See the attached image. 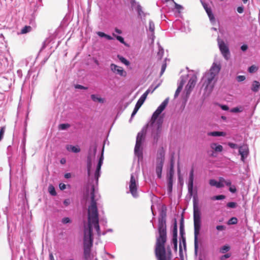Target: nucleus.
Segmentation results:
<instances>
[{
	"instance_id": "nucleus-1",
	"label": "nucleus",
	"mask_w": 260,
	"mask_h": 260,
	"mask_svg": "<svg viewBox=\"0 0 260 260\" xmlns=\"http://www.w3.org/2000/svg\"><path fill=\"white\" fill-rule=\"evenodd\" d=\"M166 210L162 209L159 213L158 217V233L156 236V242L155 253L157 260H171V250L170 248L166 250L165 244L167 241Z\"/></svg>"
},
{
	"instance_id": "nucleus-2",
	"label": "nucleus",
	"mask_w": 260,
	"mask_h": 260,
	"mask_svg": "<svg viewBox=\"0 0 260 260\" xmlns=\"http://www.w3.org/2000/svg\"><path fill=\"white\" fill-rule=\"evenodd\" d=\"M104 145L103 146L102 154L99 158L97 165L96 170L94 173L95 183L91 185V204L88 207V222L89 227L92 224L95 226V228L99 232V226L98 225V212L96 205V201L100 198V195L96 188V186L98 184L99 178L101 175V169L104 160Z\"/></svg>"
},
{
	"instance_id": "nucleus-3",
	"label": "nucleus",
	"mask_w": 260,
	"mask_h": 260,
	"mask_svg": "<svg viewBox=\"0 0 260 260\" xmlns=\"http://www.w3.org/2000/svg\"><path fill=\"white\" fill-rule=\"evenodd\" d=\"M169 100V98L166 99L153 113L151 117L150 125L151 128L152 137L154 143L157 142L160 136L163 122L162 118L161 117L158 118V116L167 106Z\"/></svg>"
},
{
	"instance_id": "nucleus-4",
	"label": "nucleus",
	"mask_w": 260,
	"mask_h": 260,
	"mask_svg": "<svg viewBox=\"0 0 260 260\" xmlns=\"http://www.w3.org/2000/svg\"><path fill=\"white\" fill-rule=\"evenodd\" d=\"M99 219H98V222ZM99 226V223H98ZM92 227H94L95 230L97 234L99 236H100L101 234L105 235L108 232H112V229H109L106 232H103L101 234L100 231V228H99V232L96 231L94 225L92 224L90 227L89 226V222H88V226L85 227L84 230V240H83V246H84V255L85 258H88L90 256L91 247L93 244V237H92Z\"/></svg>"
},
{
	"instance_id": "nucleus-5",
	"label": "nucleus",
	"mask_w": 260,
	"mask_h": 260,
	"mask_svg": "<svg viewBox=\"0 0 260 260\" xmlns=\"http://www.w3.org/2000/svg\"><path fill=\"white\" fill-rule=\"evenodd\" d=\"M220 70V66L214 63L209 71L205 73L201 80L203 86H205V89H212L215 82V78Z\"/></svg>"
},
{
	"instance_id": "nucleus-6",
	"label": "nucleus",
	"mask_w": 260,
	"mask_h": 260,
	"mask_svg": "<svg viewBox=\"0 0 260 260\" xmlns=\"http://www.w3.org/2000/svg\"><path fill=\"white\" fill-rule=\"evenodd\" d=\"M193 224L194 252L197 254L199 248L198 236L201 229V220L200 211L197 207L195 201L193 202Z\"/></svg>"
},
{
	"instance_id": "nucleus-7",
	"label": "nucleus",
	"mask_w": 260,
	"mask_h": 260,
	"mask_svg": "<svg viewBox=\"0 0 260 260\" xmlns=\"http://www.w3.org/2000/svg\"><path fill=\"white\" fill-rule=\"evenodd\" d=\"M146 132V127H144L141 132H139L136 139V143L135 147L134 152L136 155L139 158L143 156L142 144L144 139V135Z\"/></svg>"
},
{
	"instance_id": "nucleus-8",
	"label": "nucleus",
	"mask_w": 260,
	"mask_h": 260,
	"mask_svg": "<svg viewBox=\"0 0 260 260\" xmlns=\"http://www.w3.org/2000/svg\"><path fill=\"white\" fill-rule=\"evenodd\" d=\"M139 186L138 184V177L136 173H132L131 175L130 181L129 183V192L132 194L134 198H137L138 197V188Z\"/></svg>"
},
{
	"instance_id": "nucleus-9",
	"label": "nucleus",
	"mask_w": 260,
	"mask_h": 260,
	"mask_svg": "<svg viewBox=\"0 0 260 260\" xmlns=\"http://www.w3.org/2000/svg\"><path fill=\"white\" fill-rule=\"evenodd\" d=\"M217 41L219 48L222 56L225 60H228L230 57V52L228 46L219 38L217 39Z\"/></svg>"
},
{
	"instance_id": "nucleus-10",
	"label": "nucleus",
	"mask_w": 260,
	"mask_h": 260,
	"mask_svg": "<svg viewBox=\"0 0 260 260\" xmlns=\"http://www.w3.org/2000/svg\"><path fill=\"white\" fill-rule=\"evenodd\" d=\"M185 76L186 78L187 77H190L188 82L187 85L186 86V90H187V93H189L196 84L197 77V76L194 74L187 75Z\"/></svg>"
},
{
	"instance_id": "nucleus-11",
	"label": "nucleus",
	"mask_w": 260,
	"mask_h": 260,
	"mask_svg": "<svg viewBox=\"0 0 260 260\" xmlns=\"http://www.w3.org/2000/svg\"><path fill=\"white\" fill-rule=\"evenodd\" d=\"M110 69L113 73L121 77H126L127 75L126 72L122 67L118 66L114 63L111 64Z\"/></svg>"
},
{
	"instance_id": "nucleus-12",
	"label": "nucleus",
	"mask_w": 260,
	"mask_h": 260,
	"mask_svg": "<svg viewBox=\"0 0 260 260\" xmlns=\"http://www.w3.org/2000/svg\"><path fill=\"white\" fill-rule=\"evenodd\" d=\"M130 3L131 4V6L133 9H135L137 11L138 16L142 19L144 18L146 16V14L142 10V7L137 3L135 0H130Z\"/></svg>"
},
{
	"instance_id": "nucleus-13",
	"label": "nucleus",
	"mask_w": 260,
	"mask_h": 260,
	"mask_svg": "<svg viewBox=\"0 0 260 260\" xmlns=\"http://www.w3.org/2000/svg\"><path fill=\"white\" fill-rule=\"evenodd\" d=\"M164 158H157V164L156 166V173L158 178H160L161 177V172L164 165Z\"/></svg>"
},
{
	"instance_id": "nucleus-14",
	"label": "nucleus",
	"mask_w": 260,
	"mask_h": 260,
	"mask_svg": "<svg viewBox=\"0 0 260 260\" xmlns=\"http://www.w3.org/2000/svg\"><path fill=\"white\" fill-rule=\"evenodd\" d=\"M186 77L185 76H181L180 77V80L178 81V87L174 94V98H176L178 96L180 91L182 90L183 86L185 83L186 82Z\"/></svg>"
},
{
	"instance_id": "nucleus-15",
	"label": "nucleus",
	"mask_w": 260,
	"mask_h": 260,
	"mask_svg": "<svg viewBox=\"0 0 260 260\" xmlns=\"http://www.w3.org/2000/svg\"><path fill=\"white\" fill-rule=\"evenodd\" d=\"M239 153L241 156V160L244 161V159L247 156L248 153V148L247 145H243L239 147Z\"/></svg>"
},
{
	"instance_id": "nucleus-16",
	"label": "nucleus",
	"mask_w": 260,
	"mask_h": 260,
	"mask_svg": "<svg viewBox=\"0 0 260 260\" xmlns=\"http://www.w3.org/2000/svg\"><path fill=\"white\" fill-rule=\"evenodd\" d=\"M204 8L205 9L209 19L212 23H214L215 22V17L214 14L212 13V9L210 7H208V6L205 4H203Z\"/></svg>"
},
{
	"instance_id": "nucleus-17",
	"label": "nucleus",
	"mask_w": 260,
	"mask_h": 260,
	"mask_svg": "<svg viewBox=\"0 0 260 260\" xmlns=\"http://www.w3.org/2000/svg\"><path fill=\"white\" fill-rule=\"evenodd\" d=\"M209 184L211 186H216L217 188H222L224 186V184L222 183V181L219 180L217 182L215 179H210Z\"/></svg>"
},
{
	"instance_id": "nucleus-18",
	"label": "nucleus",
	"mask_w": 260,
	"mask_h": 260,
	"mask_svg": "<svg viewBox=\"0 0 260 260\" xmlns=\"http://www.w3.org/2000/svg\"><path fill=\"white\" fill-rule=\"evenodd\" d=\"M193 180L194 177L189 176L188 181V193L190 194L192 193L193 186Z\"/></svg>"
},
{
	"instance_id": "nucleus-19",
	"label": "nucleus",
	"mask_w": 260,
	"mask_h": 260,
	"mask_svg": "<svg viewBox=\"0 0 260 260\" xmlns=\"http://www.w3.org/2000/svg\"><path fill=\"white\" fill-rule=\"evenodd\" d=\"M66 149L68 151L74 153H78L80 151V148L78 146H75L72 145H67Z\"/></svg>"
},
{
	"instance_id": "nucleus-20",
	"label": "nucleus",
	"mask_w": 260,
	"mask_h": 260,
	"mask_svg": "<svg viewBox=\"0 0 260 260\" xmlns=\"http://www.w3.org/2000/svg\"><path fill=\"white\" fill-rule=\"evenodd\" d=\"M96 152V144H94L93 145H91L90 146V147L89 149L88 156H90V157H92V156H94L95 155Z\"/></svg>"
},
{
	"instance_id": "nucleus-21",
	"label": "nucleus",
	"mask_w": 260,
	"mask_h": 260,
	"mask_svg": "<svg viewBox=\"0 0 260 260\" xmlns=\"http://www.w3.org/2000/svg\"><path fill=\"white\" fill-rule=\"evenodd\" d=\"M210 147L214 150L215 152H220L223 150V147L220 145H218L216 143L211 144Z\"/></svg>"
},
{
	"instance_id": "nucleus-22",
	"label": "nucleus",
	"mask_w": 260,
	"mask_h": 260,
	"mask_svg": "<svg viewBox=\"0 0 260 260\" xmlns=\"http://www.w3.org/2000/svg\"><path fill=\"white\" fill-rule=\"evenodd\" d=\"M30 6L32 8L34 7V11H36L42 6L41 0H33L30 3Z\"/></svg>"
},
{
	"instance_id": "nucleus-23",
	"label": "nucleus",
	"mask_w": 260,
	"mask_h": 260,
	"mask_svg": "<svg viewBox=\"0 0 260 260\" xmlns=\"http://www.w3.org/2000/svg\"><path fill=\"white\" fill-rule=\"evenodd\" d=\"M207 135L213 137H219V136H225L226 133L223 132H211L208 133Z\"/></svg>"
},
{
	"instance_id": "nucleus-24",
	"label": "nucleus",
	"mask_w": 260,
	"mask_h": 260,
	"mask_svg": "<svg viewBox=\"0 0 260 260\" xmlns=\"http://www.w3.org/2000/svg\"><path fill=\"white\" fill-rule=\"evenodd\" d=\"M146 98L147 96L145 95V94H143L137 101L135 106L140 108L141 106L143 104L144 102H145Z\"/></svg>"
},
{
	"instance_id": "nucleus-25",
	"label": "nucleus",
	"mask_w": 260,
	"mask_h": 260,
	"mask_svg": "<svg viewBox=\"0 0 260 260\" xmlns=\"http://www.w3.org/2000/svg\"><path fill=\"white\" fill-rule=\"evenodd\" d=\"M182 245H183L184 248H186V238L185 236L180 237V243H179V252H182Z\"/></svg>"
},
{
	"instance_id": "nucleus-26",
	"label": "nucleus",
	"mask_w": 260,
	"mask_h": 260,
	"mask_svg": "<svg viewBox=\"0 0 260 260\" xmlns=\"http://www.w3.org/2000/svg\"><path fill=\"white\" fill-rule=\"evenodd\" d=\"M159 86V84H158L156 86H154L153 85H151L148 89L143 93L147 96L149 93H153V91Z\"/></svg>"
},
{
	"instance_id": "nucleus-27",
	"label": "nucleus",
	"mask_w": 260,
	"mask_h": 260,
	"mask_svg": "<svg viewBox=\"0 0 260 260\" xmlns=\"http://www.w3.org/2000/svg\"><path fill=\"white\" fill-rule=\"evenodd\" d=\"M179 232H180V236H185V231H184V226L183 223V218H182L180 223V227H179Z\"/></svg>"
},
{
	"instance_id": "nucleus-28",
	"label": "nucleus",
	"mask_w": 260,
	"mask_h": 260,
	"mask_svg": "<svg viewBox=\"0 0 260 260\" xmlns=\"http://www.w3.org/2000/svg\"><path fill=\"white\" fill-rule=\"evenodd\" d=\"M91 99H92V100L93 101L95 102H98L100 103H103L105 102V99H104L101 98L100 97H98L95 94H91Z\"/></svg>"
},
{
	"instance_id": "nucleus-29",
	"label": "nucleus",
	"mask_w": 260,
	"mask_h": 260,
	"mask_svg": "<svg viewBox=\"0 0 260 260\" xmlns=\"http://www.w3.org/2000/svg\"><path fill=\"white\" fill-rule=\"evenodd\" d=\"M154 29L155 26L152 20H150L149 22V31L151 33V35L152 38L154 37Z\"/></svg>"
},
{
	"instance_id": "nucleus-30",
	"label": "nucleus",
	"mask_w": 260,
	"mask_h": 260,
	"mask_svg": "<svg viewBox=\"0 0 260 260\" xmlns=\"http://www.w3.org/2000/svg\"><path fill=\"white\" fill-rule=\"evenodd\" d=\"M91 168V157H90V156H87V174H88V176H89L90 175Z\"/></svg>"
},
{
	"instance_id": "nucleus-31",
	"label": "nucleus",
	"mask_w": 260,
	"mask_h": 260,
	"mask_svg": "<svg viewBox=\"0 0 260 260\" xmlns=\"http://www.w3.org/2000/svg\"><path fill=\"white\" fill-rule=\"evenodd\" d=\"M243 111H244V107L243 106L235 107L230 110V112L232 113L241 112Z\"/></svg>"
},
{
	"instance_id": "nucleus-32",
	"label": "nucleus",
	"mask_w": 260,
	"mask_h": 260,
	"mask_svg": "<svg viewBox=\"0 0 260 260\" xmlns=\"http://www.w3.org/2000/svg\"><path fill=\"white\" fill-rule=\"evenodd\" d=\"M259 83L256 81H254L252 84V87L251 89L254 92H256L258 90L259 87Z\"/></svg>"
},
{
	"instance_id": "nucleus-33",
	"label": "nucleus",
	"mask_w": 260,
	"mask_h": 260,
	"mask_svg": "<svg viewBox=\"0 0 260 260\" xmlns=\"http://www.w3.org/2000/svg\"><path fill=\"white\" fill-rule=\"evenodd\" d=\"M31 27L30 26H25L21 30V34H24L29 32L31 31Z\"/></svg>"
},
{
	"instance_id": "nucleus-34",
	"label": "nucleus",
	"mask_w": 260,
	"mask_h": 260,
	"mask_svg": "<svg viewBox=\"0 0 260 260\" xmlns=\"http://www.w3.org/2000/svg\"><path fill=\"white\" fill-rule=\"evenodd\" d=\"M172 238H177V225L175 221L173 229V237Z\"/></svg>"
},
{
	"instance_id": "nucleus-35",
	"label": "nucleus",
	"mask_w": 260,
	"mask_h": 260,
	"mask_svg": "<svg viewBox=\"0 0 260 260\" xmlns=\"http://www.w3.org/2000/svg\"><path fill=\"white\" fill-rule=\"evenodd\" d=\"M219 180L222 181V183L224 184V185L225 184L228 186H230L231 185L232 182L230 180H225L222 177H220Z\"/></svg>"
},
{
	"instance_id": "nucleus-36",
	"label": "nucleus",
	"mask_w": 260,
	"mask_h": 260,
	"mask_svg": "<svg viewBox=\"0 0 260 260\" xmlns=\"http://www.w3.org/2000/svg\"><path fill=\"white\" fill-rule=\"evenodd\" d=\"M230 249V247L228 245H224L222 246L220 249V252L222 253H225L229 251Z\"/></svg>"
},
{
	"instance_id": "nucleus-37",
	"label": "nucleus",
	"mask_w": 260,
	"mask_h": 260,
	"mask_svg": "<svg viewBox=\"0 0 260 260\" xmlns=\"http://www.w3.org/2000/svg\"><path fill=\"white\" fill-rule=\"evenodd\" d=\"M70 125L68 123H62L59 125L58 128L60 130H66L70 127Z\"/></svg>"
},
{
	"instance_id": "nucleus-38",
	"label": "nucleus",
	"mask_w": 260,
	"mask_h": 260,
	"mask_svg": "<svg viewBox=\"0 0 260 260\" xmlns=\"http://www.w3.org/2000/svg\"><path fill=\"white\" fill-rule=\"evenodd\" d=\"M118 58L120 60V61L124 64L126 66H128L129 64V62L123 56L118 55Z\"/></svg>"
},
{
	"instance_id": "nucleus-39",
	"label": "nucleus",
	"mask_w": 260,
	"mask_h": 260,
	"mask_svg": "<svg viewBox=\"0 0 260 260\" xmlns=\"http://www.w3.org/2000/svg\"><path fill=\"white\" fill-rule=\"evenodd\" d=\"M225 198V196L224 195H218L215 196L211 198L212 200H223Z\"/></svg>"
},
{
	"instance_id": "nucleus-40",
	"label": "nucleus",
	"mask_w": 260,
	"mask_h": 260,
	"mask_svg": "<svg viewBox=\"0 0 260 260\" xmlns=\"http://www.w3.org/2000/svg\"><path fill=\"white\" fill-rule=\"evenodd\" d=\"M238 222V219L236 217H232L231 218H230L228 221V224L229 225H231V224H235L237 223Z\"/></svg>"
},
{
	"instance_id": "nucleus-41",
	"label": "nucleus",
	"mask_w": 260,
	"mask_h": 260,
	"mask_svg": "<svg viewBox=\"0 0 260 260\" xmlns=\"http://www.w3.org/2000/svg\"><path fill=\"white\" fill-rule=\"evenodd\" d=\"M112 35H113V36L114 37H115L116 38V39H117V40H118L120 43H121L122 44H124V45H125V44H125V41H124V40L123 38H122V37H121V36H117V35H116L114 33H113V34H112Z\"/></svg>"
},
{
	"instance_id": "nucleus-42",
	"label": "nucleus",
	"mask_w": 260,
	"mask_h": 260,
	"mask_svg": "<svg viewBox=\"0 0 260 260\" xmlns=\"http://www.w3.org/2000/svg\"><path fill=\"white\" fill-rule=\"evenodd\" d=\"M172 243L174 245V250L175 251H177V238H172Z\"/></svg>"
},
{
	"instance_id": "nucleus-43",
	"label": "nucleus",
	"mask_w": 260,
	"mask_h": 260,
	"mask_svg": "<svg viewBox=\"0 0 260 260\" xmlns=\"http://www.w3.org/2000/svg\"><path fill=\"white\" fill-rule=\"evenodd\" d=\"M48 189H49V193L52 196H55L56 194V192L55 191V188L53 186H52V185L49 186Z\"/></svg>"
},
{
	"instance_id": "nucleus-44",
	"label": "nucleus",
	"mask_w": 260,
	"mask_h": 260,
	"mask_svg": "<svg viewBox=\"0 0 260 260\" xmlns=\"http://www.w3.org/2000/svg\"><path fill=\"white\" fill-rule=\"evenodd\" d=\"M226 206L229 208H235L237 206V204L235 202H229L226 204Z\"/></svg>"
},
{
	"instance_id": "nucleus-45",
	"label": "nucleus",
	"mask_w": 260,
	"mask_h": 260,
	"mask_svg": "<svg viewBox=\"0 0 260 260\" xmlns=\"http://www.w3.org/2000/svg\"><path fill=\"white\" fill-rule=\"evenodd\" d=\"M140 108L136 107L135 106V108L132 113V115H131V118L129 119V121H131L132 120V119H133V118L135 116V115L136 114V113H137L138 111L139 110Z\"/></svg>"
},
{
	"instance_id": "nucleus-46",
	"label": "nucleus",
	"mask_w": 260,
	"mask_h": 260,
	"mask_svg": "<svg viewBox=\"0 0 260 260\" xmlns=\"http://www.w3.org/2000/svg\"><path fill=\"white\" fill-rule=\"evenodd\" d=\"M164 49L162 48L159 49V51L157 53V56L159 59H161L164 55Z\"/></svg>"
},
{
	"instance_id": "nucleus-47",
	"label": "nucleus",
	"mask_w": 260,
	"mask_h": 260,
	"mask_svg": "<svg viewBox=\"0 0 260 260\" xmlns=\"http://www.w3.org/2000/svg\"><path fill=\"white\" fill-rule=\"evenodd\" d=\"M166 60H167V58L165 59V62H164L161 66L160 75L163 74V73H164V72L165 71V70L166 69V67H167V63L166 62Z\"/></svg>"
},
{
	"instance_id": "nucleus-48",
	"label": "nucleus",
	"mask_w": 260,
	"mask_h": 260,
	"mask_svg": "<svg viewBox=\"0 0 260 260\" xmlns=\"http://www.w3.org/2000/svg\"><path fill=\"white\" fill-rule=\"evenodd\" d=\"M257 70V68L255 66H251L248 68V71L250 73L255 72Z\"/></svg>"
},
{
	"instance_id": "nucleus-49",
	"label": "nucleus",
	"mask_w": 260,
	"mask_h": 260,
	"mask_svg": "<svg viewBox=\"0 0 260 260\" xmlns=\"http://www.w3.org/2000/svg\"><path fill=\"white\" fill-rule=\"evenodd\" d=\"M216 229L218 231H223L225 230L226 226L223 225H218L216 226Z\"/></svg>"
},
{
	"instance_id": "nucleus-50",
	"label": "nucleus",
	"mask_w": 260,
	"mask_h": 260,
	"mask_svg": "<svg viewBox=\"0 0 260 260\" xmlns=\"http://www.w3.org/2000/svg\"><path fill=\"white\" fill-rule=\"evenodd\" d=\"M236 79L238 82H242L245 79V77L243 75H239L237 77Z\"/></svg>"
},
{
	"instance_id": "nucleus-51",
	"label": "nucleus",
	"mask_w": 260,
	"mask_h": 260,
	"mask_svg": "<svg viewBox=\"0 0 260 260\" xmlns=\"http://www.w3.org/2000/svg\"><path fill=\"white\" fill-rule=\"evenodd\" d=\"M229 190L232 193H235L237 191V189L235 185H231L229 188Z\"/></svg>"
},
{
	"instance_id": "nucleus-52",
	"label": "nucleus",
	"mask_w": 260,
	"mask_h": 260,
	"mask_svg": "<svg viewBox=\"0 0 260 260\" xmlns=\"http://www.w3.org/2000/svg\"><path fill=\"white\" fill-rule=\"evenodd\" d=\"M228 145L232 148L235 149L239 148L238 145L236 144L230 142L228 143Z\"/></svg>"
},
{
	"instance_id": "nucleus-53",
	"label": "nucleus",
	"mask_w": 260,
	"mask_h": 260,
	"mask_svg": "<svg viewBox=\"0 0 260 260\" xmlns=\"http://www.w3.org/2000/svg\"><path fill=\"white\" fill-rule=\"evenodd\" d=\"M171 1H172L173 3L174 4L176 9H178V10L182 9H183V7L182 6H181L180 5H179V4H177L176 3H175L174 1V0H171Z\"/></svg>"
},
{
	"instance_id": "nucleus-54",
	"label": "nucleus",
	"mask_w": 260,
	"mask_h": 260,
	"mask_svg": "<svg viewBox=\"0 0 260 260\" xmlns=\"http://www.w3.org/2000/svg\"><path fill=\"white\" fill-rule=\"evenodd\" d=\"M62 222L64 224L71 222V220L69 217H64L62 219Z\"/></svg>"
},
{
	"instance_id": "nucleus-55",
	"label": "nucleus",
	"mask_w": 260,
	"mask_h": 260,
	"mask_svg": "<svg viewBox=\"0 0 260 260\" xmlns=\"http://www.w3.org/2000/svg\"><path fill=\"white\" fill-rule=\"evenodd\" d=\"M173 170H174V160H173V158H172L171 159V164H170V173H171L172 172H173Z\"/></svg>"
},
{
	"instance_id": "nucleus-56",
	"label": "nucleus",
	"mask_w": 260,
	"mask_h": 260,
	"mask_svg": "<svg viewBox=\"0 0 260 260\" xmlns=\"http://www.w3.org/2000/svg\"><path fill=\"white\" fill-rule=\"evenodd\" d=\"M180 29L182 31L185 32H188L190 31V28H189L188 26H187V27L182 26L181 27Z\"/></svg>"
},
{
	"instance_id": "nucleus-57",
	"label": "nucleus",
	"mask_w": 260,
	"mask_h": 260,
	"mask_svg": "<svg viewBox=\"0 0 260 260\" xmlns=\"http://www.w3.org/2000/svg\"><path fill=\"white\" fill-rule=\"evenodd\" d=\"M75 88L77 89H87V87L83 86L81 85L77 84L75 86Z\"/></svg>"
},
{
	"instance_id": "nucleus-58",
	"label": "nucleus",
	"mask_w": 260,
	"mask_h": 260,
	"mask_svg": "<svg viewBox=\"0 0 260 260\" xmlns=\"http://www.w3.org/2000/svg\"><path fill=\"white\" fill-rule=\"evenodd\" d=\"M220 106L221 109L223 110L228 111L229 109V108L227 105H221Z\"/></svg>"
},
{
	"instance_id": "nucleus-59",
	"label": "nucleus",
	"mask_w": 260,
	"mask_h": 260,
	"mask_svg": "<svg viewBox=\"0 0 260 260\" xmlns=\"http://www.w3.org/2000/svg\"><path fill=\"white\" fill-rule=\"evenodd\" d=\"M25 143H26V139L25 138H23V139L22 141V149L24 151H25Z\"/></svg>"
},
{
	"instance_id": "nucleus-60",
	"label": "nucleus",
	"mask_w": 260,
	"mask_h": 260,
	"mask_svg": "<svg viewBox=\"0 0 260 260\" xmlns=\"http://www.w3.org/2000/svg\"><path fill=\"white\" fill-rule=\"evenodd\" d=\"M237 10L239 13H242L244 11V8L243 7H238Z\"/></svg>"
},
{
	"instance_id": "nucleus-61",
	"label": "nucleus",
	"mask_w": 260,
	"mask_h": 260,
	"mask_svg": "<svg viewBox=\"0 0 260 260\" xmlns=\"http://www.w3.org/2000/svg\"><path fill=\"white\" fill-rule=\"evenodd\" d=\"M71 202H70V200L68 199H66L65 200H64L63 201V204L66 206H68L70 204Z\"/></svg>"
},
{
	"instance_id": "nucleus-62",
	"label": "nucleus",
	"mask_w": 260,
	"mask_h": 260,
	"mask_svg": "<svg viewBox=\"0 0 260 260\" xmlns=\"http://www.w3.org/2000/svg\"><path fill=\"white\" fill-rule=\"evenodd\" d=\"M59 188L62 190L66 188V185L63 183H60L59 185Z\"/></svg>"
},
{
	"instance_id": "nucleus-63",
	"label": "nucleus",
	"mask_w": 260,
	"mask_h": 260,
	"mask_svg": "<svg viewBox=\"0 0 260 260\" xmlns=\"http://www.w3.org/2000/svg\"><path fill=\"white\" fill-rule=\"evenodd\" d=\"M97 35L100 37H104L105 38V35L106 34H105L104 32H101V31H98L97 32Z\"/></svg>"
},
{
	"instance_id": "nucleus-64",
	"label": "nucleus",
	"mask_w": 260,
	"mask_h": 260,
	"mask_svg": "<svg viewBox=\"0 0 260 260\" xmlns=\"http://www.w3.org/2000/svg\"><path fill=\"white\" fill-rule=\"evenodd\" d=\"M241 49L243 51H245L248 49V46L246 45H243L241 46Z\"/></svg>"
}]
</instances>
